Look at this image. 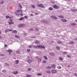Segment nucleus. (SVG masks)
Returning <instances> with one entry per match:
<instances>
[{
  "label": "nucleus",
  "mask_w": 77,
  "mask_h": 77,
  "mask_svg": "<svg viewBox=\"0 0 77 77\" xmlns=\"http://www.w3.org/2000/svg\"><path fill=\"white\" fill-rule=\"evenodd\" d=\"M75 22H77V20H75Z\"/></svg>",
  "instance_id": "nucleus-64"
},
{
  "label": "nucleus",
  "mask_w": 77,
  "mask_h": 77,
  "mask_svg": "<svg viewBox=\"0 0 77 77\" xmlns=\"http://www.w3.org/2000/svg\"><path fill=\"white\" fill-rule=\"evenodd\" d=\"M35 59H39V56H36L35 57Z\"/></svg>",
  "instance_id": "nucleus-47"
},
{
  "label": "nucleus",
  "mask_w": 77,
  "mask_h": 77,
  "mask_svg": "<svg viewBox=\"0 0 77 77\" xmlns=\"http://www.w3.org/2000/svg\"><path fill=\"white\" fill-rule=\"evenodd\" d=\"M30 15L31 16V17H33V14H31Z\"/></svg>",
  "instance_id": "nucleus-58"
},
{
  "label": "nucleus",
  "mask_w": 77,
  "mask_h": 77,
  "mask_svg": "<svg viewBox=\"0 0 77 77\" xmlns=\"http://www.w3.org/2000/svg\"><path fill=\"white\" fill-rule=\"evenodd\" d=\"M11 31H12V29H7L5 30V33H7V32H11Z\"/></svg>",
  "instance_id": "nucleus-6"
},
{
  "label": "nucleus",
  "mask_w": 77,
  "mask_h": 77,
  "mask_svg": "<svg viewBox=\"0 0 77 77\" xmlns=\"http://www.w3.org/2000/svg\"><path fill=\"white\" fill-rule=\"evenodd\" d=\"M12 73L14 74H17L18 73V72L17 71H15L13 72Z\"/></svg>",
  "instance_id": "nucleus-8"
},
{
  "label": "nucleus",
  "mask_w": 77,
  "mask_h": 77,
  "mask_svg": "<svg viewBox=\"0 0 77 77\" xmlns=\"http://www.w3.org/2000/svg\"><path fill=\"white\" fill-rule=\"evenodd\" d=\"M54 54L53 53H50V55H51V56H54Z\"/></svg>",
  "instance_id": "nucleus-22"
},
{
  "label": "nucleus",
  "mask_w": 77,
  "mask_h": 77,
  "mask_svg": "<svg viewBox=\"0 0 77 77\" xmlns=\"http://www.w3.org/2000/svg\"><path fill=\"white\" fill-rule=\"evenodd\" d=\"M22 16H23V14H20V16L22 17Z\"/></svg>",
  "instance_id": "nucleus-59"
},
{
  "label": "nucleus",
  "mask_w": 77,
  "mask_h": 77,
  "mask_svg": "<svg viewBox=\"0 0 77 77\" xmlns=\"http://www.w3.org/2000/svg\"><path fill=\"white\" fill-rule=\"evenodd\" d=\"M7 46H8V45H7L6 44H5V47H7Z\"/></svg>",
  "instance_id": "nucleus-56"
},
{
  "label": "nucleus",
  "mask_w": 77,
  "mask_h": 77,
  "mask_svg": "<svg viewBox=\"0 0 77 77\" xmlns=\"http://www.w3.org/2000/svg\"><path fill=\"white\" fill-rule=\"evenodd\" d=\"M46 68L47 69H51V67L50 66H47L46 67Z\"/></svg>",
  "instance_id": "nucleus-18"
},
{
  "label": "nucleus",
  "mask_w": 77,
  "mask_h": 77,
  "mask_svg": "<svg viewBox=\"0 0 77 77\" xmlns=\"http://www.w3.org/2000/svg\"><path fill=\"white\" fill-rule=\"evenodd\" d=\"M28 71H30V70L31 69H30V68H28L27 69Z\"/></svg>",
  "instance_id": "nucleus-48"
},
{
  "label": "nucleus",
  "mask_w": 77,
  "mask_h": 77,
  "mask_svg": "<svg viewBox=\"0 0 77 77\" xmlns=\"http://www.w3.org/2000/svg\"><path fill=\"white\" fill-rule=\"evenodd\" d=\"M7 51L9 53H12V51L11 49H9L7 51Z\"/></svg>",
  "instance_id": "nucleus-11"
},
{
  "label": "nucleus",
  "mask_w": 77,
  "mask_h": 77,
  "mask_svg": "<svg viewBox=\"0 0 77 77\" xmlns=\"http://www.w3.org/2000/svg\"><path fill=\"white\" fill-rule=\"evenodd\" d=\"M51 67H52L53 68H55L56 67H55V64H52L51 65Z\"/></svg>",
  "instance_id": "nucleus-14"
},
{
  "label": "nucleus",
  "mask_w": 77,
  "mask_h": 77,
  "mask_svg": "<svg viewBox=\"0 0 77 77\" xmlns=\"http://www.w3.org/2000/svg\"><path fill=\"white\" fill-rule=\"evenodd\" d=\"M24 17H22L20 18L19 19V20H20V21H22L23 20H24Z\"/></svg>",
  "instance_id": "nucleus-24"
},
{
  "label": "nucleus",
  "mask_w": 77,
  "mask_h": 77,
  "mask_svg": "<svg viewBox=\"0 0 77 77\" xmlns=\"http://www.w3.org/2000/svg\"><path fill=\"white\" fill-rule=\"evenodd\" d=\"M37 6L38 7H41V8H44V6L42 4H37Z\"/></svg>",
  "instance_id": "nucleus-3"
},
{
  "label": "nucleus",
  "mask_w": 77,
  "mask_h": 77,
  "mask_svg": "<svg viewBox=\"0 0 77 77\" xmlns=\"http://www.w3.org/2000/svg\"><path fill=\"white\" fill-rule=\"evenodd\" d=\"M9 20L10 21H13V20H12L11 19H9Z\"/></svg>",
  "instance_id": "nucleus-55"
},
{
  "label": "nucleus",
  "mask_w": 77,
  "mask_h": 77,
  "mask_svg": "<svg viewBox=\"0 0 77 77\" xmlns=\"http://www.w3.org/2000/svg\"><path fill=\"white\" fill-rule=\"evenodd\" d=\"M8 23H9V24H10V25L14 23L12 22H8Z\"/></svg>",
  "instance_id": "nucleus-16"
},
{
  "label": "nucleus",
  "mask_w": 77,
  "mask_h": 77,
  "mask_svg": "<svg viewBox=\"0 0 77 77\" xmlns=\"http://www.w3.org/2000/svg\"><path fill=\"white\" fill-rule=\"evenodd\" d=\"M35 30L36 31H38V28H35Z\"/></svg>",
  "instance_id": "nucleus-50"
},
{
  "label": "nucleus",
  "mask_w": 77,
  "mask_h": 77,
  "mask_svg": "<svg viewBox=\"0 0 77 77\" xmlns=\"http://www.w3.org/2000/svg\"><path fill=\"white\" fill-rule=\"evenodd\" d=\"M22 12L21 10H18L16 12V14L17 15H20L22 14Z\"/></svg>",
  "instance_id": "nucleus-2"
},
{
  "label": "nucleus",
  "mask_w": 77,
  "mask_h": 77,
  "mask_svg": "<svg viewBox=\"0 0 77 77\" xmlns=\"http://www.w3.org/2000/svg\"><path fill=\"white\" fill-rule=\"evenodd\" d=\"M68 68H70V66H67Z\"/></svg>",
  "instance_id": "nucleus-61"
},
{
  "label": "nucleus",
  "mask_w": 77,
  "mask_h": 77,
  "mask_svg": "<svg viewBox=\"0 0 77 77\" xmlns=\"http://www.w3.org/2000/svg\"><path fill=\"white\" fill-rule=\"evenodd\" d=\"M38 62H41V58H39L38 59Z\"/></svg>",
  "instance_id": "nucleus-37"
},
{
  "label": "nucleus",
  "mask_w": 77,
  "mask_h": 77,
  "mask_svg": "<svg viewBox=\"0 0 77 77\" xmlns=\"http://www.w3.org/2000/svg\"><path fill=\"white\" fill-rule=\"evenodd\" d=\"M29 30H30V31H33L34 30V29H29Z\"/></svg>",
  "instance_id": "nucleus-41"
},
{
  "label": "nucleus",
  "mask_w": 77,
  "mask_h": 77,
  "mask_svg": "<svg viewBox=\"0 0 77 77\" xmlns=\"http://www.w3.org/2000/svg\"><path fill=\"white\" fill-rule=\"evenodd\" d=\"M60 35H57L55 37H56V38H59L60 37Z\"/></svg>",
  "instance_id": "nucleus-35"
},
{
  "label": "nucleus",
  "mask_w": 77,
  "mask_h": 77,
  "mask_svg": "<svg viewBox=\"0 0 77 77\" xmlns=\"http://www.w3.org/2000/svg\"><path fill=\"white\" fill-rule=\"evenodd\" d=\"M35 15H38V14L37 13H36L35 14Z\"/></svg>",
  "instance_id": "nucleus-60"
},
{
  "label": "nucleus",
  "mask_w": 77,
  "mask_h": 77,
  "mask_svg": "<svg viewBox=\"0 0 77 77\" xmlns=\"http://www.w3.org/2000/svg\"><path fill=\"white\" fill-rule=\"evenodd\" d=\"M42 62H43V63H47V61H46V60H43V61H42Z\"/></svg>",
  "instance_id": "nucleus-38"
},
{
  "label": "nucleus",
  "mask_w": 77,
  "mask_h": 77,
  "mask_svg": "<svg viewBox=\"0 0 77 77\" xmlns=\"http://www.w3.org/2000/svg\"><path fill=\"white\" fill-rule=\"evenodd\" d=\"M2 72H6V70H2Z\"/></svg>",
  "instance_id": "nucleus-39"
},
{
  "label": "nucleus",
  "mask_w": 77,
  "mask_h": 77,
  "mask_svg": "<svg viewBox=\"0 0 77 77\" xmlns=\"http://www.w3.org/2000/svg\"><path fill=\"white\" fill-rule=\"evenodd\" d=\"M67 54V52H66L65 51V52H63V54Z\"/></svg>",
  "instance_id": "nucleus-32"
},
{
  "label": "nucleus",
  "mask_w": 77,
  "mask_h": 77,
  "mask_svg": "<svg viewBox=\"0 0 77 77\" xmlns=\"http://www.w3.org/2000/svg\"><path fill=\"white\" fill-rule=\"evenodd\" d=\"M51 18H52V19H54V20H57V17L54 16H51Z\"/></svg>",
  "instance_id": "nucleus-5"
},
{
  "label": "nucleus",
  "mask_w": 77,
  "mask_h": 77,
  "mask_svg": "<svg viewBox=\"0 0 77 77\" xmlns=\"http://www.w3.org/2000/svg\"><path fill=\"white\" fill-rule=\"evenodd\" d=\"M5 65H6L7 66H9V64H7V63H5Z\"/></svg>",
  "instance_id": "nucleus-52"
},
{
  "label": "nucleus",
  "mask_w": 77,
  "mask_h": 77,
  "mask_svg": "<svg viewBox=\"0 0 77 77\" xmlns=\"http://www.w3.org/2000/svg\"><path fill=\"white\" fill-rule=\"evenodd\" d=\"M32 8H35V6L33 5H32Z\"/></svg>",
  "instance_id": "nucleus-53"
},
{
  "label": "nucleus",
  "mask_w": 77,
  "mask_h": 77,
  "mask_svg": "<svg viewBox=\"0 0 77 77\" xmlns=\"http://www.w3.org/2000/svg\"><path fill=\"white\" fill-rule=\"evenodd\" d=\"M59 18H64V17L63 16H62V15L59 16Z\"/></svg>",
  "instance_id": "nucleus-21"
},
{
  "label": "nucleus",
  "mask_w": 77,
  "mask_h": 77,
  "mask_svg": "<svg viewBox=\"0 0 77 77\" xmlns=\"http://www.w3.org/2000/svg\"><path fill=\"white\" fill-rule=\"evenodd\" d=\"M12 33H17V31L16 30H14L12 31Z\"/></svg>",
  "instance_id": "nucleus-13"
},
{
  "label": "nucleus",
  "mask_w": 77,
  "mask_h": 77,
  "mask_svg": "<svg viewBox=\"0 0 77 77\" xmlns=\"http://www.w3.org/2000/svg\"><path fill=\"white\" fill-rule=\"evenodd\" d=\"M25 17V18L26 19L27 18H28V17H27V16H24Z\"/></svg>",
  "instance_id": "nucleus-51"
},
{
  "label": "nucleus",
  "mask_w": 77,
  "mask_h": 77,
  "mask_svg": "<svg viewBox=\"0 0 77 77\" xmlns=\"http://www.w3.org/2000/svg\"><path fill=\"white\" fill-rule=\"evenodd\" d=\"M57 43L58 44H62V42L60 41H58Z\"/></svg>",
  "instance_id": "nucleus-49"
},
{
  "label": "nucleus",
  "mask_w": 77,
  "mask_h": 77,
  "mask_svg": "<svg viewBox=\"0 0 77 77\" xmlns=\"http://www.w3.org/2000/svg\"><path fill=\"white\" fill-rule=\"evenodd\" d=\"M27 52H29L30 51V50L29 49H28L27 50Z\"/></svg>",
  "instance_id": "nucleus-45"
},
{
  "label": "nucleus",
  "mask_w": 77,
  "mask_h": 77,
  "mask_svg": "<svg viewBox=\"0 0 77 77\" xmlns=\"http://www.w3.org/2000/svg\"><path fill=\"white\" fill-rule=\"evenodd\" d=\"M26 77H32V75H29L28 74H27V75H26Z\"/></svg>",
  "instance_id": "nucleus-28"
},
{
  "label": "nucleus",
  "mask_w": 77,
  "mask_h": 77,
  "mask_svg": "<svg viewBox=\"0 0 77 77\" xmlns=\"http://www.w3.org/2000/svg\"><path fill=\"white\" fill-rule=\"evenodd\" d=\"M74 75L75 76H76V77H77V73H75Z\"/></svg>",
  "instance_id": "nucleus-54"
},
{
  "label": "nucleus",
  "mask_w": 77,
  "mask_h": 77,
  "mask_svg": "<svg viewBox=\"0 0 77 77\" xmlns=\"http://www.w3.org/2000/svg\"><path fill=\"white\" fill-rule=\"evenodd\" d=\"M75 25H76V23H73L71 24V25L72 26H75Z\"/></svg>",
  "instance_id": "nucleus-20"
},
{
  "label": "nucleus",
  "mask_w": 77,
  "mask_h": 77,
  "mask_svg": "<svg viewBox=\"0 0 77 77\" xmlns=\"http://www.w3.org/2000/svg\"><path fill=\"white\" fill-rule=\"evenodd\" d=\"M77 11L76 9H71V11H72V12H75V11Z\"/></svg>",
  "instance_id": "nucleus-23"
},
{
  "label": "nucleus",
  "mask_w": 77,
  "mask_h": 77,
  "mask_svg": "<svg viewBox=\"0 0 77 77\" xmlns=\"http://www.w3.org/2000/svg\"><path fill=\"white\" fill-rule=\"evenodd\" d=\"M61 21L63 22H67V20H66L64 19H61Z\"/></svg>",
  "instance_id": "nucleus-10"
},
{
  "label": "nucleus",
  "mask_w": 77,
  "mask_h": 77,
  "mask_svg": "<svg viewBox=\"0 0 77 77\" xmlns=\"http://www.w3.org/2000/svg\"><path fill=\"white\" fill-rule=\"evenodd\" d=\"M57 71L55 70H52L51 71V72H52V73H53L54 74H56V73H57Z\"/></svg>",
  "instance_id": "nucleus-7"
},
{
  "label": "nucleus",
  "mask_w": 77,
  "mask_h": 77,
  "mask_svg": "<svg viewBox=\"0 0 77 77\" xmlns=\"http://www.w3.org/2000/svg\"><path fill=\"white\" fill-rule=\"evenodd\" d=\"M28 59H30V56H28Z\"/></svg>",
  "instance_id": "nucleus-62"
},
{
  "label": "nucleus",
  "mask_w": 77,
  "mask_h": 77,
  "mask_svg": "<svg viewBox=\"0 0 77 77\" xmlns=\"http://www.w3.org/2000/svg\"><path fill=\"white\" fill-rule=\"evenodd\" d=\"M15 38H20V36L18 35H15Z\"/></svg>",
  "instance_id": "nucleus-15"
},
{
  "label": "nucleus",
  "mask_w": 77,
  "mask_h": 77,
  "mask_svg": "<svg viewBox=\"0 0 77 77\" xmlns=\"http://www.w3.org/2000/svg\"><path fill=\"white\" fill-rule=\"evenodd\" d=\"M31 38H32V39L33 38H35V36H33L31 37Z\"/></svg>",
  "instance_id": "nucleus-46"
},
{
  "label": "nucleus",
  "mask_w": 77,
  "mask_h": 77,
  "mask_svg": "<svg viewBox=\"0 0 77 77\" xmlns=\"http://www.w3.org/2000/svg\"><path fill=\"white\" fill-rule=\"evenodd\" d=\"M2 37H1V36H0V39H2Z\"/></svg>",
  "instance_id": "nucleus-63"
},
{
  "label": "nucleus",
  "mask_w": 77,
  "mask_h": 77,
  "mask_svg": "<svg viewBox=\"0 0 77 77\" xmlns=\"http://www.w3.org/2000/svg\"><path fill=\"white\" fill-rule=\"evenodd\" d=\"M11 18V17H10V16H6V19H7V18Z\"/></svg>",
  "instance_id": "nucleus-27"
},
{
  "label": "nucleus",
  "mask_w": 77,
  "mask_h": 77,
  "mask_svg": "<svg viewBox=\"0 0 77 77\" xmlns=\"http://www.w3.org/2000/svg\"><path fill=\"white\" fill-rule=\"evenodd\" d=\"M0 3L1 5H3L4 3V2L3 1H2Z\"/></svg>",
  "instance_id": "nucleus-36"
},
{
  "label": "nucleus",
  "mask_w": 77,
  "mask_h": 77,
  "mask_svg": "<svg viewBox=\"0 0 77 77\" xmlns=\"http://www.w3.org/2000/svg\"><path fill=\"white\" fill-rule=\"evenodd\" d=\"M15 62H16V63H17V64H18V63H19V61L18 60H15Z\"/></svg>",
  "instance_id": "nucleus-29"
},
{
  "label": "nucleus",
  "mask_w": 77,
  "mask_h": 77,
  "mask_svg": "<svg viewBox=\"0 0 77 77\" xmlns=\"http://www.w3.org/2000/svg\"><path fill=\"white\" fill-rule=\"evenodd\" d=\"M74 42H72V41H71L70 42V44H74Z\"/></svg>",
  "instance_id": "nucleus-31"
},
{
  "label": "nucleus",
  "mask_w": 77,
  "mask_h": 77,
  "mask_svg": "<svg viewBox=\"0 0 77 77\" xmlns=\"http://www.w3.org/2000/svg\"><path fill=\"white\" fill-rule=\"evenodd\" d=\"M52 10H53V8L52 7L49 8V10H50V11H52Z\"/></svg>",
  "instance_id": "nucleus-25"
},
{
  "label": "nucleus",
  "mask_w": 77,
  "mask_h": 77,
  "mask_svg": "<svg viewBox=\"0 0 77 77\" xmlns=\"http://www.w3.org/2000/svg\"><path fill=\"white\" fill-rule=\"evenodd\" d=\"M59 59H60V60H63V58L61 57H60L59 58Z\"/></svg>",
  "instance_id": "nucleus-33"
},
{
  "label": "nucleus",
  "mask_w": 77,
  "mask_h": 77,
  "mask_svg": "<svg viewBox=\"0 0 77 77\" xmlns=\"http://www.w3.org/2000/svg\"><path fill=\"white\" fill-rule=\"evenodd\" d=\"M47 73H48V74H50L51 73V72L50 70H48L46 71Z\"/></svg>",
  "instance_id": "nucleus-26"
},
{
  "label": "nucleus",
  "mask_w": 77,
  "mask_h": 77,
  "mask_svg": "<svg viewBox=\"0 0 77 77\" xmlns=\"http://www.w3.org/2000/svg\"><path fill=\"white\" fill-rule=\"evenodd\" d=\"M56 49H57V50H59L60 49V47H59L57 46L56 47Z\"/></svg>",
  "instance_id": "nucleus-17"
},
{
  "label": "nucleus",
  "mask_w": 77,
  "mask_h": 77,
  "mask_svg": "<svg viewBox=\"0 0 77 77\" xmlns=\"http://www.w3.org/2000/svg\"><path fill=\"white\" fill-rule=\"evenodd\" d=\"M27 62L29 63H30L31 62H32V61L31 60H27Z\"/></svg>",
  "instance_id": "nucleus-9"
},
{
  "label": "nucleus",
  "mask_w": 77,
  "mask_h": 77,
  "mask_svg": "<svg viewBox=\"0 0 77 77\" xmlns=\"http://www.w3.org/2000/svg\"><path fill=\"white\" fill-rule=\"evenodd\" d=\"M43 58H44V59L45 60H47L48 59V58H47V57L46 56H44Z\"/></svg>",
  "instance_id": "nucleus-12"
},
{
  "label": "nucleus",
  "mask_w": 77,
  "mask_h": 77,
  "mask_svg": "<svg viewBox=\"0 0 77 77\" xmlns=\"http://www.w3.org/2000/svg\"><path fill=\"white\" fill-rule=\"evenodd\" d=\"M24 26H25V24L24 23L22 24V26L24 27Z\"/></svg>",
  "instance_id": "nucleus-40"
},
{
  "label": "nucleus",
  "mask_w": 77,
  "mask_h": 77,
  "mask_svg": "<svg viewBox=\"0 0 77 77\" xmlns=\"http://www.w3.org/2000/svg\"><path fill=\"white\" fill-rule=\"evenodd\" d=\"M18 27H22V24H21L20 25H19V26H18Z\"/></svg>",
  "instance_id": "nucleus-43"
},
{
  "label": "nucleus",
  "mask_w": 77,
  "mask_h": 77,
  "mask_svg": "<svg viewBox=\"0 0 77 77\" xmlns=\"http://www.w3.org/2000/svg\"><path fill=\"white\" fill-rule=\"evenodd\" d=\"M16 53H17V54H20V51L19 50L17 51H16Z\"/></svg>",
  "instance_id": "nucleus-30"
},
{
  "label": "nucleus",
  "mask_w": 77,
  "mask_h": 77,
  "mask_svg": "<svg viewBox=\"0 0 77 77\" xmlns=\"http://www.w3.org/2000/svg\"><path fill=\"white\" fill-rule=\"evenodd\" d=\"M57 68H58V69H61V68H62L61 66H58Z\"/></svg>",
  "instance_id": "nucleus-42"
},
{
  "label": "nucleus",
  "mask_w": 77,
  "mask_h": 77,
  "mask_svg": "<svg viewBox=\"0 0 77 77\" xmlns=\"http://www.w3.org/2000/svg\"><path fill=\"white\" fill-rule=\"evenodd\" d=\"M53 7L54 8V9H59V6L56 5H54L53 6Z\"/></svg>",
  "instance_id": "nucleus-4"
},
{
  "label": "nucleus",
  "mask_w": 77,
  "mask_h": 77,
  "mask_svg": "<svg viewBox=\"0 0 77 77\" xmlns=\"http://www.w3.org/2000/svg\"><path fill=\"white\" fill-rule=\"evenodd\" d=\"M33 47L34 48H44V49L45 48V46L42 45H37L36 46H34Z\"/></svg>",
  "instance_id": "nucleus-1"
},
{
  "label": "nucleus",
  "mask_w": 77,
  "mask_h": 77,
  "mask_svg": "<svg viewBox=\"0 0 77 77\" xmlns=\"http://www.w3.org/2000/svg\"><path fill=\"white\" fill-rule=\"evenodd\" d=\"M19 6L20 9H22L23 8L22 7V5H21L20 4H19Z\"/></svg>",
  "instance_id": "nucleus-19"
},
{
  "label": "nucleus",
  "mask_w": 77,
  "mask_h": 77,
  "mask_svg": "<svg viewBox=\"0 0 77 77\" xmlns=\"http://www.w3.org/2000/svg\"><path fill=\"white\" fill-rule=\"evenodd\" d=\"M29 48H32V46H29Z\"/></svg>",
  "instance_id": "nucleus-57"
},
{
  "label": "nucleus",
  "mask_w": 77,
  "mask_h": 77,
  "mask_svg": "<svg viewBox=\"0 0 77 77\" xmlns=\"http://www.w3.org/2000/svg\"><path fill=\"white\" fill-rule=\"evenodd\" d=\"M35 42L36 44H38V43H39V42L38 41H36Z\"/></svg>",
  "instance_id": "nucleus-44"
},
{
  "label": "nucleus",
  "mask_w": 77,
  "mask_h": 77,
  "mask_svg": "<svg viewBox=\"0 0 77 77\" xmlns=\"http://www.w3.org/2000/svg\"><path fill=\"white\" fill-rule=\"evenodd\" d=\"M37 75H42V73H38L37 74Z\"/></svg>",
  "instance_id": "nucleus-34"
}]
</instances>
